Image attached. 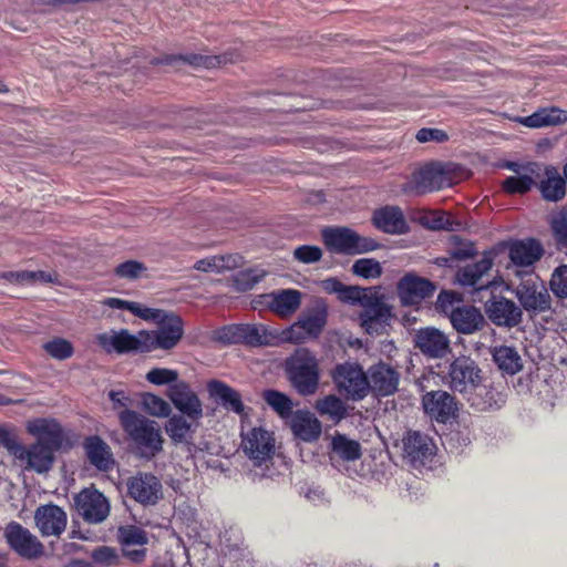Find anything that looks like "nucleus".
<instances>
[{
	"label": "nucleus",
	"mask_w": 567,
	"mask_h": 567,
	"mask_svg": "<svg viewBox=\"0 0 567 567\" xmlns=\"http://www.w3.org/2000/svg\"><path fill=\"white\" fill-rule=\"evenodd\" d=\"M422 405L426 414L442 423L453 419L458 411L455 396L443 390L425 393Z\"/></svg>",
	"instance_id": "5701e85b"
},
{
	"label": "nucleus",
	"mask_w": 567,
	"mask_h": 567,
	"mask_svg": "<svg viewBox=\"0 0 567 567\" xmlns=\"http://www.w3.org/2000/svg\"><path fill=\"white\" fill-rule=\"evenodd\" d=\"M444 380L452 391L461 393L465 399L482 382L483 374L478 364L473 359L461 355L450 363Z\"/></svg>",
	"instance_id": "1a4fd4ad"
},
{
	"label": "nucleus",
	"mask_w": 567,
	"mask_h": 567,
	"mask_svg": "<svg viewBox=\"0 0 567 567\" xmlns=\"http://www.w3.org/2000/svg\"><path fill=\"white\" fill-rule=\"evenodd\" d=\"M240 449L254 466H268L276 452L275 433L262 425L241 424Z\"/></svg>",
	"instance_id": "20e7f679"
},
{
	"label": "nucleus",
	"mask_w": 567,
	"mask_h": 567,
	"mask_svg": "<svg viewBox=\"0 0 567 567\" xmlns=\"http://www.w3.org/2000/svg\"><path fill=\"white\" fill-rule=\"evenodd\" d=\"M289 426L297 439L308 443L317 441L322 432L321 422L307 410L295 411L289 419Z\"/></svg>",
	"instance_id": "7c9ffc66"
},
{
	"label": "nucleus",
	"mask_w": 567,
	"mask_h": 567,
	"mask_svg": "<svg viewBox=\"0 0 567 567\" xmlns=\"http://www.w3.org/2000/svg\"><path fill=\"white\" fill-rule=\"evenodd\" d=\"M370 391L381 396L393 394L399 386L400 373L390 364L379 362L369 368Z\"/></svg>",
	"instance_id": "c85d7f7f"
},
{
	"label": "nucleus",
	"mask_w": 567,
	"mask_h": 567,
	"mask_svg": "<svg viewBox=\"0 0 567 567\" xmlns=\"http://www.w3.org/2000/svg\"><path fill=\"white\" fill-rule=\"evenodd\" d=\"M34 520L44 537L60 536L66 527V513L53 504L40 506L34 514Z\"/></svg>",
	"instance_id": "cd10ccee"
},
{
	"label": "nucleus",
	"mask_w": 567,
	"mask_h": 567,
	"mask_svg": "<svg viewBox=\"0 0 567 567\" xmlns=\"http://www.w3.org/2000/svg\"><path fill=\"white\" fill-rule=\"evenodd\" d=\"M92 560L96 566L109 567L117 565L120 555L117 550L109 546H100L91 554Z\"/></svg>",
	"instance_id": "5fc2aeb1"
},
{
	"label": "nucleus",
	"mask_w": 567,
	"mask_h": 567,
	"mask_svg": "<svg viewBox=\"0 0 567 567\" xmlns=\"http://www.w3.org/2000/svg\"><path fill=\"white\" fill-rule=\"evenodd\" d=\"M416 140L421 143L435 141V142H444L447 140V134L442 130L436 128H421L416 133Z\"/></svg>",
	"instance_id": "052dcab7"
},
{
	"label": "nucleus",
	"mask_w": 567,
	"mask_h": 567,
	"mask_svg": "<svg viewBox=\"0 0 567 567\" xmlns=\"http://www.w3.org/2000/svg\"><path fill=\"white\" fill-rule=\"evenodd\" d=\"M321 236L326 248L332 254L353 256L370 252L380 247L373 238L361 236L348 227H327Z\"/></svg>",
	"instance_id": "39448f33"
},
{
	"label": "nucleus",
	"mask_w": 567,
	"mask_h": 567,
	"mask_svg": "<svg viewBox=\"0 0 567 567\" xmlns=\"http://www.w3.org/2000/svg\"><path fill=\"white\" fill-rule=\"evenodd\" d=\"M146 380L155 385H165L168 388L178 381V373L175 370L166 368H154L146 373Z\"/></svg>",
	"instance_id": "864d4df0"
},
{
	"label": "nucleus",
	"mask_w": 567,
	"mask_h": 567,
	"mask_svg": "<svg viewBox=\"0 0 567 567\" xmlns=\"http://www.w3.org/2000/svg\"><path fill=\"white\" fill-rule=\"evenodd\" d=\"M331 379L338 392L351 401H361L370 393L368 373L357 362L338 363L331 371Z\"/></svg>",
	"instance_id": "423d86ee"
},
{
	"label": "nucleus",
	"mask_w": 567,
	"mask_h": 567,
	"mask_svg": "<svg viewBox=\"0 0 567 567\" xmlns=\"http://www.w3.org/2000/svg\"><path fill=\"white\" fill-rule=\"evenodd\" d=\"M166 395L175 409L189 420H200L203 417V403L187 382L179 381L172 384L167 389Z\"/></svg>",
	"instance_id": "6ab92c4d"
},
{
	"label": "nucleus",
	"mask_w": 567,
	"mask_h": 567,
	"mask_svg": "<svg viewBox=\"0 0 567 567\" xmlns=\"http://www.w3.org/2000/svg\"><path fill=\"white\" fill-rule=\"evenodd\" d=\"M54 450L42 443H35L29 449L25 447L20 462L25 464L27 470H33L38 473L48 472L54 461Z\"/></svg>",
	"instance_id": "4c0bfd02"
},
{
	"label": "nucleus",
	"mask_w": 567,
	"mask_h": 567,
	"mask_svg": "<svg viewBox=\"0 0 567 567\" xmlns=\"http://www.w3.org/2000/svg\"><path fill=\"white\" fill-rule=\"evenodd\" d=\"M285 371L293 389L303 396L316 393L320 381L319 361L306 348L297 349L286 360Z\"/></svg>",
	"instance_id": "7ed1b4c3"
},
{
	"label": "nucleus",
	"mask_w": 567,
	"mask_h": 567,
	"mask_svg": "<svg viewBox=\"0 0 567 567\" xmlns=\"http://www.w3.org/2000/svg\"><path fill=\"white\" fill-rule=\"evenodd\" d=\"M404 457L414 466L420 467L432 460L435 445L430 436L419 431H409L403 437Z\"/></svg>",
	"instance_id": "412c9836"
},
{
	"label": "nucleus",
	"mask_w": 567,
	"mask_h": 567,
	"mask_svg": "<svg viewBox=\"0 0 567 567\" xmlns=\"http://www.w3.org/2000/svg\"><path fill=\"white\" fill-rule=\"evenodd\" d=\"M316 411L334 424L340 423L348 416V409L339 396L329 394L318 399L315 403Z\"/></svg>",
	"instance_id": "a19ab883"
},
{
	"label": "nucleus",
	"mask_w": 567,
	"mask_h": 567,
	"mask_svg": "<svg viewBox=\"0 0 567 567\" xmlns=\"http://www.w3.org/2000/svg\"><path fill=\"white\" fill-rule=\"evenodd\" d=\"M144 336L142 331L137 334H132L127 329L111 330L109 332L99 333L95 337L96 343L106 353H131V352H147Z\"/></svg>",
	"instance_id": "4468645a"
},
{
	"label": "nucleus",
	"mask_w": 567,
	"mask_h": 567,
	"mask_svg": "<svg viewBox=\"0 0 567 567\" xmlns=\"http://www.w3.org/2000/svg\"><path fill=\"white\" fill-rule=\"evenodd\" d=\"M0 443L11 455L20 461L24 453L25 446H23L13 434L6 432L0 435Z\"/></svg>",
	"instance_id": "bf43d9fd"
},
{
	"label": "nucleus",
	"mask_w": 567,
	"mask_h": 567,
	"mask_svg": "<svg viewBox=\"0 0 567 567\" xmlns=\"http://www.w3.org/2000/svg\"><path fill=\"white\" fill-rule=\"evenodd\" d=\"M381 264L373 258H361L353 262L352 272L364 279H375L382 275Z\"/></svg>",
	"instance_id": "09e8293b"
},
{
	"label": "nucleus",
	"mask_w": 567,
	"mask_h": 567,
	"mask_svg": "<svg viewBox=\"0 0 567 567\" xmlns=\"http://www.w3.org/2000/svg\"><path fill=\"white\" fill-rule=\"evenodd\" d=\"M520 306L529 313H540L550 309L551 297L548 289L538 278L522 280L514 289Z\"/></svg>",
	"instance_id": "ddd939ff"
},
{
	"label": "nucleus",
	"mask_w": 567,
	"mask_h": 567,
	"mask_svg": "<svg viewBox=\"0 0 567 567\" xmlns=\"http://www.w3.org/2000/svg\"><path fill=\"white\" fill-rule=\"evenodd\" d=\"M509 259L519 267L533 266L544 255L543 245L534 238L516 240L509 246Z\"/></svg>",
	"instance_id": "473e14b6"
},
{
	"label": "nucleus",
	"mask_w": 567,
	"mask_h": 567,
	"mask_svg": "<svg viewBox=\"0 0 567 567\" xmlns=\"http://www.w3.org/2000/svg\"><path fill=\"white\" fill-rule=\"evenodd\" d=\"M329 450V460L334 467L339 462H354L362 456L361 444L340 432L331 435Z\"/></svg>",
	"instance_id": "c756f323"
},
{
	"label": "nucleus",
	"mask_w": 567,
	"mask_h": 567,
	"mask_svg": "<svg viewBox=\"0 0 567 567\" xmlns=\"http://www.w3.org/2000/svg\"><path fill=\"white\" fill-rule=\"evenodd\" d=\"M489 320L498 327L513 328L522 321V309L513 300L493 297L486 305Z\"/></svg>",
	"instance_id": "b1692460"
},
{
	"label": "nucleus",
	"mask_w": 567,
	"mask_h": 567,
	"mask_svg": "<svg viewBox=\"0 0 567 567\" xmlns=\"http://www.w3.org/2000/svg\"><path fill=\"white\" fill-rule=\"evenodd\" d=\"M567 120L566 112L558 109H543L532 115L522 117L519 122L527 127H544Z\"/></svg>",
	"instance_id": "37998d69"
},
{
	"label": "nucleus",
	"mask_w": 567,
	"mask_h": 567,
	"mask_svg": "<svg viewBox=\"0 0 567 567\" xmlns=\"http://www.w3.org/2000/svg\"><path fill=\"white\" fill-rule=\"evenodd\" d=\"M8 545L19 556L25 559H35L43 554V545L28 528L11 522L4 529Z\"/></svg>",
	"instance_id": "dca6fc26"
},
{
	"label": "nucleus",
	"mask_w": 567,
	"mask_h": 567,
	"mask_svg": "<svg viewBox=\"0 0 567 567\" xmlns=\"http://www.w3.org/2000/svg\"><path fill=\"white\" fill-rule=\"evenodd\" d=\"M549 227L556 249L567 255V210L553 214Z\"/></svg>",
	"instance_id": "c03bdc74"
},
{
	"label": "nucleus",
	"mask_w": 567,
	"mask_h": 567,
	"mask_svg": "<svg viewBox=\"0 0 567 567\" xmlns=\"http://www.w3.org/2000/svg\"><path fill=\"white\" fill-rule=\"evenodd\" d=\"M142 404L145 411L153 416L167 417L172 412L171 405L164 399L153 393L144 394Z\"/></svg>",
	"instance_id": "de8ad7c7"
},
{
	"label": "nucleus",
	"mask_w": 567,
	"mask_h": 567,
	"mask_svg": "<svg viewBox=\"0 0 567 567\" xmlns=\"http://www.w3.org/2000/svg\"><path fill=\"white\" fill-rule=\"evenodd\" d=\"M243 264V257L240 255H225V256H210L200 260H197L194 268L198 271L204 272H224L226 270H233L238 268Z\"/></svg>",
	"instance_id": "79ce46f5"
},
{
	"label": "nucleus",
	"mask_w": 567,
	"mask_h": 567,
	"mask_svg": "<svg viewBox=\"0 0 567 567\" xmlns=\"http://www.w3.org/2000/svg\"><path fill=\"white\" fill-rule=\"evenodd\" d=\"M453 328L462 334H472L481 330L485 319L481 311L472 306L455 308L450 316Z\"/></svg>",
	"instance_id": "72a5a7b5"
},
{
	"label": "nucleus",
	"mask_w": 567,
	"mask_h": 567,
	"mask_svg": "<svg viewBox=\"0 0 567 567\" xmlns=\"http://www.w3.org/2000/svg\"><path fill=\"white\" fill-rule=\"evenodd\" d=\"M176 60H183L185 61L186 63L190 64V65H195V66H209L212 61H213V58H209V56H203V55H198V54H189V55H181V56H174L172 58V61H176Z\"/></svg>",
	"instance_id": "e2e57ef3"
},
{
	"label": "nucleus",
	"mask_w": 567,
	"mask_h": 567,
	"mask_svg": "<svg viewBox=\"0 0 567 567\" xmlns=\"http://www.w3.org/2000/svg\"><path fill=\"white\" fill-rule=\"evenodd\" d=\"M74 505L79 515L90 524L102 523L110 514V503L97 489L81 491L74 497Z\"/></svg>",
	"instance_id": "f3484780"
},
{
	"label": "nucleus",
	"mask_w": 567,
	"mask_h": 567,
	"mask_svg": "<svg viewBox=\"0 0 567 567\" xmlns=\"http://www.w3.org/2000/svg\"><path fill=\"white\" fill-rule=\"evenodd\" d=\"M266 403L282 419H290L293 414L291 399L282 392L266 390L262 393Z\"/></svg>",
	"instance_id": "a18cd8bd"
},
{
	"label": "nucleus",
	"mask_w": 567,
	"mask_h": 567,
	"mask_svg": "<svg viewBox=\"0 0 567 567\" xmlns=\"http://www.w3.org/2000/svg\"><path fill=\"white\" fill-rule=\"evenodd\" d=\"M372 220L378 229L386 234H404L408 229L402 210L395 206L375 210Z\"/></svg>",
	"instance_id": "f704fd0d"
},
{
	"label": "nucleus",
	"mask_w": 567,
	"mask_h": 567,
	"mask_svg": "<svg viewBox=\"0 0 567 567\" xmlns=\"http://www.w3.org/2000/svg\"><path fill=\"white\" fill-rule=\"evenodd\" d=\"M144 270L145 267L143 264L135 260H128L120 264L115 269V274L121 278L135 279L140 277Z\"/></svg>",
	"instance_id": "13d9d810"
},
{
	"label": "nucleus",
	"mask_w": 567,
	"mask_h": 567,
	"mask_svg": "<svg viewBox=\"0 0 567 567\" xmlns=\"http://www.w3.org/2000/svg\"><path fill=\"white\" fill-rule=\"evenodd\" d=\"M302 301V292L297 289H278L257 296L254 309H268L280 318H289L297 312Z\"/></svg>",
	"instance_id": "f8f14e48"
},
{
	"label": "nucleus",
	"mask_w": 567,
	"mask_h": 567,
	"mask_svg": "<svg viewBox=\"0 0 567 567\" xmlns=\"http://www.w3.org/2000/svg\"><path fill=\"white\" fill-rule=\"evenodd\" d=\"M147 352L154 349L171 350L177 346L184 334L183 319L175 312L168 311L164 320L157 323L153 332L142 331Z\"/></svg>",
	"instance_id": "9b49d317"
},
{
	"label": "nucleus",
	"mask_w": 567,
	"mask_h": 567,
	"mask_svg": "<svg viewBox=\"0 0 567 567\" xmlns=\"http://www.w3.org/2000/svg\"><path fill=\"white\" fill-rule=\"evenodd\" d=\"M103 303L112 309H123L132 312L134 301H127L120 298H107Z\"/></svg>",
	"instance_id": "338daca9"
},
{
	"label": "nucleus",
	"mask_w": 567,
	"mask_h": 567,
	"mask_svg": "<svg viewBox=\"0 0 567 567\" xmlns=\"http://www.w3.org/2000/svg\"><path fill=\"white\" fill-rule=\"evenodd\" d=\"M127 492L137 503L150 506L157 504L163 497V485L152 473H137L128 480Z\"/></svg>",
	"instance_id": "a211bd4d"
},
{
	"label": "nucleus",
	"mask_w": 567,
	"mask_h": 567,
	"mask_svg": "<svg viewBox=\"0 0 567 567\" xmlns=\"http://www.w3.org/2000/svg\"><path fill=\"white\" fill-rule=\"evenodd\" d=\"M446 219L441 214H432L424 217V225L430 229H444L446 227Z\"/></svg>",
	"instance_id": "69168bd1"
},
{
	"label": "nucleus",
	"mask_w": 567,
	"mask_h": 567,
	"mask_svg": "<svg viewBox=\"0 0 567 567\" xmlns=\"http://www.w3.org/2000/svg\"><path fill=\"white\" fill-rule=\"evenodd\" d=\"M207 391L225 410L240 416L241 424L246 422L251 411L244 402L241 394L223 381L212 380L207 383Z\"/></svg>",
	"instance_id": "aec40b11"
},
{
	"label": "nucleus",
	"mask_w": 567,
	"mask_h": 567,
	"mask_svg": "<svg viewBox=\"0 0 567 567\" xmlns=\"http://www.w3.org/2000/svg\"><path fill=\"white\" fill-rule=\"evenodd\" d=\"M28 432L37 436L38 442L58 451L63 443V431L61 425L49 419H37L28 423Z\"/></svg>",
	"instance_id": "2f4dec72"
},
{
	"label": "nucleus",
	"mask_w": 567,
	"mask_h": 567,
	"mask_svg": "<svg viewBox=\"0 0 567 567\" xmlns=\"http://www.w3.org/2000/svg\"><path fill=\"white\" fill-rule=\"evenodd\" d=\"M293 257L302 264H313L321 259L322 250L318 246L302 245L293 250Z\"/></svg>",
	"instance_id": "4d7b16f0"
},
{
	"label": "nucleus",
	"mask_w": 567,
	"mask_h": 567,
	"mask_svg": "<svg viewBox=\"0 0 567 567\" xmlns=\"http://www.w3.org/2000/svg\"><path fill=\"white\" fill-rule=\"evenodd\" d=\"M266 275V270L259 267L245 269L234 276L233 285L237 291H248L259 284Z\"/></svg>",
	"instance_id": "49530a36"
},
{
	"label": "nucleus",
	"mask_w": 567,
	"mask_h": 567,
	"mask_svg": "<svg viewBox=\"0 0 567 567\" xmlns=\"http://www.w3.org/2000/svg\"><path fill=\"white\" fill-rule=\"evenodd\" d=\"M492 357L493 361L503 373L514 375L523 369V359L514 347H494L492 350Z\"/></svg>",
	"instance_id": "58836bf2"
},
{
	"label": "nucleus",
	"mask_w": 567,
	"mask_h": 567,
	"mask_svg": "<svg viewBox=\"0 0 567 567\" xmlns=\"http://www.w3.org/2000/svg\"><path fill=\"white\" fill-rule=\"evenodd\" d=\"M37 276H43V271H9L3 274L4 279L20 284L35 281Z\"/></svg>",
	"instance_id": "680f3d73"
},
{
	"label": "nucleus",
	"mask_w": 567,
	"mask_h": 567,
	"mask_svg": "<svg viewBox=\"0 0 567 567\" xmlns=\"http://www.w3.org/2000/svg\"><path fill=\"white\" fill-rule=\"evenodd\" d=\"M493 265V257L489 254H484L476 262L468 264L458 269L456 274L457 282L474 291L487 289L495 284L494 277L491 274Z\"/></svg>",
	"instance_id": "2eb2a0df"
},
{
	"label": "nucleus",
	"mask_w": 567,
	"mask_h": 567,
	"mask_svg": "<svg viewBox=\"0 0 567 567\" xmlns=\"http://www.w3.org/2000/svg\"><path fill=\"white\" fill-rule=\"evenodd\" d=\"M549 288L559 299H567V265H560L554 269Z\"/></svg>",
	"instance_id": "603ef678"
},
{
	"label": "nucleus",
	"mask_w": 567,
	"mask_h": 567,
	"mask_svg": "<svg viewBox=\"0 0 567 567\" xmlns=\"http://www.w3.org/2000/svg\"><path fill=\"white\" fill-rule=\"evenodd\" d=\"M471 408L478 412L499 410L506 402V394L494 384L478 383L465 398Z\"/></svg>",
	"instance_id": "bb28decb"
},
{
	"label": "nucleus",
	"mask_w": 567,
	"mask_h": 567,
	"mask_svg": "<svg viewBox=\"0 0 567 567\" xmlns=\"http://www.w3.org/2000/svg\"><path fill=\"white\" fill-rule=\"evenodd\" d=\"M219 339L226 343H244L252 347L272 346L281 341V330L262 323H237L223 328Z\"/></svg>",
	"instance_id": "0eeeda50"
},
{
	"label": "nucleus",
	"mask_w": 567,
	"mask_h": 567,
	"mask_svg": "<svg viewBox=\"0 0 567 567\" xmlns=\"http://www.w3.org/2000/svg\"><path fill=\"white\" fill-rule=\"evenodd\" d=\"M84 450L89 462L97 470L107 472L114 465L110 446L99 436H89L84 441Z\"/></svg>",
	"instance_id": "e433bc0d"
},
{
	"label": "nucleus",
	"mask_w": 567,
	"mask_h": 567,
	"mask_svg": "<svg viewBox=\"0 0 567 567\" xmlns=\"http://www.w3.org/2000/svg\"><path fill=\"white\" fill-rule=\"evenodd\" d=\"M452 185V177L440 163H430L412 174L410 181L403 184L405 194L423 195Z\"/></svg>",
	"instance_id": "9d476101"
},
{
	"label": "nucleus",
	"mask_w": 567,
	"mask_h": 567,
	"mask_svg": "<svg viewBox=\"0 0 567 567\" xmlns=\"http://www.w3.org/2000/svg\"><path fill=\"white\" fill-rule=\"evenodd\" d=\"M118 419L141 457L152 460L163 451L164 439L156 421L132 410H123Z\"/></svg>",
	"instance_id": "f03ea898"
},
{
	"label": "nucleus",
	"mask_w": 567,
	"mask_h": 567,
	"mask_svg": "<svg viewBox=\"0 0 567 567\" xmlns=\"http://www.w3.org/2000/svg\"><path fill=\"white\" fill-rule=\"evenodd\" d=\"M435 291V286L427 279L408 274L398 284V295L405 306L417 305Z\"/></svg>",
	"instance_id": "393cba45"
},
{
	"label": "nucleus",
	"mask_w": 567,
	"mask_h": 567,
	"mask_svg": "<svg viewBox=\"0 0 567 567\" xmlns=\"http://www.w3.org/2000/svg\"><path fill=\"white\" fill-rule=\"evenodd\" d=\"M546 178L540 182L539 190L544 199L548 202H558L566 195L565 179L559 175L554 166L545 167Z\"/></svg>",
	"instance_id": "ea45409f"
},
{
	"label": "nucleus",
	"mask_w": 567,
	"mask_h": 567,
	"mask_svg": "<svg viewBox=\"0 0 567 567\" xmlns=\"http://www.w3.org/2000/svg\"><path fill=\"white\" fill-rule=\"evenodd\" d=\"M415 347L430 359H443L452 352L449 337L433 327L423 328L416 332Z\"/></svg>",
	"instance_id": "4be33fe9"
},
{
	"label": "nucleus",
	"mask_w": 567,
	"mask_h": 567,
	"mask_svg": "<svg viewBox=\"0 0 567 567\" xmlns=\"http://www.w3.org/2000/svg\"><path fill=\"white\" fill-rule=\"evenodd\" d=\"M168 311L156 309V308H148L145 307L138 302L134 301L132 313L145 321H152L154 323H158L161 320L165 319V316Z\"/></svg>",
	"instance_id": "6e6d98bb"
},
{
	"label": "nucleus",
	"mask_w": 567,
	"mask_h": 567,
	"mask_svg": "<svg viewBox=\"0 0 567 567\" xmlns=\"http://www.w3.org/2000/svg\"><path fill=\"white\" fill-rule=\"evenodd\" d=\"M328 310L324 303H317L300 315L298 320L281 330V341L299 343L307 338H317L327 324Z\"/></svg>",
	"instance_id": "6e6552de"
},
{
	"label": "nucleus",
	"mask_w": 567,
	"mask_h": 567,
	"mask_svg": "<svg viewBox=\"0 0 567 567\" xmlns=\"http://www.w3.org/2000/svg\"><path fill=\"white\" fill-rule=\"evenodd\" d=\"M109 398L113 402L114 409L117 408H127L130 403V398L125 394L124 391L118 390H112L109 392Z\"/></svg>",
	"instance_id": "0e129e2a"
},
{
	"label": "nucleus",
	"mask_w": 567,
	"mask_h": 567,
	"mask_svg": "<svg viewBox=\"0 0 567 567\" xmlns=\"http://www.w3.org/2000/svg\"><path fill=\"white\" fill-rule=\"evenodd\" d=\"M117 538L123 547V554L134 563H141L146 555L143 547L148 542L146 532L135 525L120 526Z\"/></svg>",
	"instance_id": "a878e982"
},
{
	"label": "nucleus",
	"mask_w": 567,
	"mask_h": 567,
	"mask_svg": "<svg viewBox=\"0 0 567 567\" xmlns=\"http://www.w3.org/2000/svg\"><path fill=\"white\" fill-rule=\"evenodd\" d=\"M339 299L352 305L359 303L362 307L360 320L367 333L379 336L390 326L393 317L391 307L378 289L344 286L340 290Z\"/></svg>",
	"instance_id": "f257e3e1"
},
{
	"label": "nucleus",
	"mask_w": 567,
	"mask_h": 567,
	"mask_svg": "<svg viewBox=\"0 0 567 567\" xmlns=\"http://www.w3.org/2000/svg\"><path fill=\"white\" fill-rule=\"evenodd\" d=\"M535 184L533 177L528 174L509 176L503 182V189L508 194H525Z\"/></svg>",
	"instance_id": "3c124183"
},
{
	"label": "nucleus",
	"mask_w": 567,
	"mask_h": 567,
	"mask_svg": "<svg viewBox=\"0 0 567 567\" xmlns=\"http://www.w3.org/2000/svg\"><path fill=\"white\" fill-rule=\"evenodd\" d=\"M165 431L174 444L189 443L197 430L199 420H189L184 414L167 416Z\"/></svg>",
	"instance_id": "c9c22d12"
},
{
	"label": "nucleus",
	"mask_w": 567,
	"mask_h": 567,
	"mask_svg": "<svg viewBox=\"0 0 567 567\" xmlns=\"http://www.w3.org/2000/svg\"><path fill=\"white\" fill-rule=\"evenodd\" d=\"M43 349L56 360H65L73 355L74 348L72 343L63 338H54L44 343Z\"/></svg>",
	"instance_id": "8fccbe9b"
},
{
	"label": "nucleus",
	"mask_w": 567,
	"mask_h": 567,
	"mask_svg": "<svg viewBox=\"0 0 567 567\" xmlns=\"http://www.w3.org/2000/svg\"><path fill=\"white\" fill-rule=\"evenodd\" d=\"M323 287L329 292H336L340 296V290L343 289L344 285L337 279H327L323 281Z\"/></svg>",
	"instance_id": "774afa93"
}]
</instances>
